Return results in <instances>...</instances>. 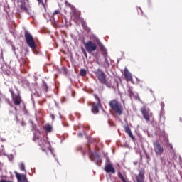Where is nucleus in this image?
I'll return each mask as SVG.
<instances>
[{
	"label": "nucleus",
	"mask_w": 182,
	"mask_h": 182,
	"mask_svg": "<svg viewBox=\"0 0 182 182\" xmlns=\"http://www.w3.org/2000/svg\"><path fill=\"white\" fill-rule=\"evenodd\" d=\"M82 52L84 54V56H85V58H87V53H86V50H85V49H82Z\"/></svg>",
	"instance_id": "28"
},
{
	"label": "nucleus",
	"mask_w": 182,
	"mask_h": 182,
	"mask_svg": "<svg viewBox=\"0 0 182 182\" xmlns=\"http://www.w3.org/2000/svg\"><path fill=\"white\" fill-rule=\"evenodd\" d=\"M154 149L156 154H160V141H156L154 143Z\"/></svg>",
	"instance_id": "14"
},
{
	"label": "nucleus",
	"mask_w": 182,
	"mask_h": 182,
	"mask_svg": "<svg viewBox=\"0 0 182 182\" xmlns=\"http://www.w3.org/2000/svg\"><path fill=\"white\" fill-rule=\"evenodd\" d=\"M78 136H79V137H83V136H85V133H84V134H82V133H80V134H78Z\"/></svg>",
	"instance_id": "32"
},
{
	"label": "nucleus",
	"mask_w": 182,
	"mask_h": 182,
	"mask_svg": "<svg viewBox=\"0 0 182 182\" xmlns=\"http://www.w3.org/2000/svg\"><path fill=\"white\" fill-rule=\"evenodd\" d=\"M96 77L98 79V80L102 83V85H105L107 87H110V84L109 83V81L106 79V75H105V73L102 71V70L98 69L95 72Z\"/></svg>",
	"instance_id": "4"
},
{
	"label": "nucleus",
	"mask_w": 182,
	"mask_h": 182,
	"mask_svg": "<svg viewBox=\"0 0 182 182\" xmlns=\"http://www.w3.org/2000/svg\"><path fill=\"white\" fill-rule=\"evenodd\" d=\"M18 1H20V2H23L24 0H18Z\"/></svg>",
	"instance_id": "39"
},
{
	"label": "nucleus",
	"mask_w": 182,
	"mask_h": 182,
	"mask_svg": "<svg viewBox=\"0 0 182 182\" xmlns=\"http://www.w3.org/2000/svg\"><path fill=\"white\" fill-rule=\"evenodd\" d=\"M104 66L106 69H109V68H110V64L109 63V60H107V58H106V55H105Z\"/></svg>",
	"instance_id": "19"
},
{
	"label": "nucleus",
	"mask_w": 182,
	"mask_h": 182,
	"mask_svg": "<svg viewBox=\"0 0 182 182\" xmlns=\"http://www.w3.org/2000/svg\"><path fill=\"white\" fill-rule=\"evenodd\" d=\"M14 174L16 176V178H17L18 182H29L28 178L26 177V175L21 174L16 171H14Z\"/></svg>",
	"instance_id": "9"
},
{
	"label": "nucleus",
	"mask_w": 182,
	"mask_h": 182,
	"mask_svg": "<svg viewBox=\"0 0 182 182\" xmlns=\"http://www.w3.org/2000/svg\"><path fill=\"white\" fill-rule=\"evenodd\" d=\"M95 98L97 101V104L95 102L92 103V112L95 114H97V113H99V109H100V107H102V103L100 102V98H99L97 95H95Z\"/></svg>",
	"instance_id": "7"
},
{
	"label": "nucleus",
	"mask_w": 182,
	"mask_h": 182,
	"mask_svg": "<svg viewBox=\"0 0 182 182\" xmlns=\"http://www.w3.org/2000/svg\"><path fill=\"white\" fill-rule=\"evenodd\" d=\"M19 168L21 170V171H25V164L23 163L20 164Z\"/></svg>",
	"instance_id": "25"
},
{
	"label": "nucleus",
	"mask_w": 182,
	"mask_h": 182,
	"mask_svg": "<svg viewBox=\"0 0 182 182\" xmlns=\"http://www.w3.org/2000/svg\"><path fill=\"white\" fill-rule=\"evenodd\" d=\"M59 14H60V11L55 10L54 12L53 13V16H55V15H59Z\"/></svg>",
	"instance_id": "26"
},
{
	"label": "nucleus",
	"mask_w": 182,
	"mask_h": 182,
	"mask_svg": "<svg viewBox=\"0 0 182 182\" xmlns=\"http://www.w3.org/2000/svg\"><path fill=\"white\" fill-rule=\"evenodd\" d=\"M20 8L21 10L25 11L26 12V11H28V8H26V6L23 3H22Z\"/></svg>",
	"instance_id": "24"
},
{
	"label": "nucleus",
	"mask_w": 182,
	"mask_h": 182,
	"mask_svg": "<svg viewBox=\"0 0 182 182\" xmlns=\"http://www.w3.org/2000/svg\"><path fill=\"white\" fill-rule=\"evenodd\" d=\"M86 74L87 71L85 69L82 68L80 71V76H85Z\"/></svg>",
	"instance_id": "23"
},
{
	"label": "nucleus",
	"mask_w": 182,
	"mask_h": 182,
	"mask_svg": "<svg viewBox=\"0 0 182 182\" xmlns=\"http://www.w3.org/2000/svg\"><path fill=\"white\" fill-rule=\"evenodd\" d=\"M7 102H8V104L10 105V106H12V104L11 103V101L9 100H7Z\"/></svg>",
	"instance_id": "35"
},
{
	"label": "nucleus",
	"mask_w": 182,
	"mask_h": 182,
	"mask_svg": "<svg viewBox=\"0 0 182 182\" xmlns=\"http://www.w3.org/2000/svg\"><path fill=\"white\" fill-rule=\"evenodd\" d=\"M124 130L126 133L129 136V137H133V133H132V129H130V127L128 125L124 126Z\"/></svg>",
	"instance_id": "15"
},
{
	"label": "nucleus",
	"mask_w": 182,
	"mask_h": 182,
	"mask_svg": "<svg viewBox=\"0 0 182 182\" xmlns=\"http://www.w3.org/2000/svg\"><path fill=\"white\" fill-rule=\"evenodd\" d=\"M132 139L133 141H134L135 138L134 137H132Z\"/></svg>",
	"instance_id": "38"
},
{
	"label": "nucleus",
	"mask_w": 182,
	"mask_h": 182,
	"mask_svg": "<svg viewBox=\"0 0 182 182\" xmlns=\"http://www.w3.org/2000/svg\"><path fill=\"white\" fill-rule=\"evenodd\" d=\"M141 112L143 114L144 119H145L147 123H151V122L154 120V117H153V113L150 112V109L144 107L141 109Z\"/></svg>",
	"instance_id": "5"
},
{
	"label": "nucleus",
	"mask_w": 182,
	"mask_h": 182,
	"mask_svg": "<svg viewBox=\"0 0 182 182\" xmlns=\"http://www.w3.org/2000/svg\"><path fill=\"white\" fill-rule=\"evenodd\" d=\"M84 46L87 52H88V53H92V52H95V50L97 49V46H96V44L92 42L91 41L86 42L84 44Z\"/></svg>",
	"instance_id": "8"
},
{
	"label": "nucleus",
	"mask_w": 182,
	"mask_h": 182,
	"mask_svg": "<svg viewBox=\"0 0 182 182\" xmlns=\"http://www.w3.org/2000/svg\"><path fill=\"white\" fill-rule=\"evenodd\" d=\"M128 92H129V95L132 97V96H133V91H132V90L131 89H129V90H128Z\"/></svg>",
	"instance_id": "31"
},
{
	"label": "nucleus",
	"mask_w": 182,
	"mask_h": 182,
	"mask_svg": "<svg viewBox=\"0 0 182 182\" xmlns=\"http://www.w3.org/2000/svg\"><path fill=\"white\" fill-rule=\"evenodd\" d=\"M124 76L127 82H132L133 80V76L132 75V73L129 72V70L127 68H125L124 70Z\"/></svg>",
	"instance_id": "11"
},
{
	"label": "nucleus",
	"mask_w": 182,
	"mask_h": 182,
	"mask_svg": "<svg viewBox=\"0 0 182 182\" xmlns=\"http://www.w3.org/2000/svg\"><path fill=\"white\" fill-rule=\"evenodd\" d=\"M9 92L11 95L13 103L15 106H19L21 103H22V98L21 97V95L19 94L15 95L14 92V90L10 89Z\"/></svg>",
	"instance_id": "6"
},
{
	"label": "nucleus",
	"mask_w": 182,
	"mask_h": 182,
	"mask_svg": "<svg viewBox=\"0 0 182 182\" xmlns=\"http://www.w3.org/2000/svg\"><path fill=\"white\" fill-rule=\"evenodd\" d=\"M34 95H36V96H38V97H40V96H42V92H38V91H36Z\"/></svg>",
	"instance_id": "29"
},
{
	"label": "nucleus",
	"mask_w": 182,
	"mask_h": 182,
	"mask_svg": "<svg viewBox=\"0 0 182 182\" xmlns=\"http://www.w3.org/2000/svg\"><path fill=\"white\" fill-rule=\"evenodd\" d=\"M97 43H98L99 46L101 48V49L103 50L105 55H106V53H107V51H106V49L105 48V46H103V43H102L99 41H98Z\"/></svg>",
	"instance_id": "20"
},
{
	"label": "nucleus",
	"mask_w": 182,
	"mask_h": 182,
	"mask_svg": "<svg viewBox=\"0 0 182 182\" xmlns=\"http://www.w3.org/2000/svg\"><path fill=\"white\" fill-rule=\"evenodd\" d=\"M38 2V5H42L43 6L44 9H46V4L43 2V0H37Z\"/></svg>",
	"instance_id": "21"
},
{
	"label": "nucleus",
	"mask_w": 182,
	"mask_h": 182,
	"mask_svg": "<svg viewBox=\"0 0 182 182\" xmlns=\"http://www.w3.org/2000/svg\"><path fill=\"white\" fill-rule=\"evenodd\" d=\"M90 160L92 161H95L96 163L97 166H100V164L102 163V159H100V156L97 154H92L90 156Z\"/></svg>",
	"instance_id": "10"
},
{
	"label": "nucleus",
	"mask_w": 182,
	"mask_h": 182,
	"mask_svg": "<svg viewBox=\"0 0 182 182\" xmlns=\"http://www.w3.org/2000/svg\"><path fill=\"white\" fill-rule=\"evenodd\" d=\"M118 177L120 178L122 182H129V180H127V178L123 176L122 172L118 173Z\"/></svg>",
	"instance_id": "17"
},
{
	"label": "nucleus",
	"mask_w": 182,
	"mask_h": 182,
	"mask_svg": "<svg viewBox=\"0 0 182 182\" xmlns=\"http://www.w3.org/2000/svg\"><path fill=\"white\" fill-rule=\"evenodd\" d=\"M24 38L29 48H31V49H35V48H36L33 36H32V34H31L28 30L24 31Z\"/></svg>",
	"instance_id": "3"
},
{
	"label": "nucleus",
	"mask_w": 182,
	"mask_h": 182,
	"mask_svg": "<svg viewBox=\"0 0 182 182\" xmlns=\"http://www.w3.org/2000/svg\"><path fill=\"white\" fill-rule=\"evenodd\" d=\"M74 22L77 23L78 21H80V12L76 11V10H74L73 14Z\"/></svg>",
	"instance_id": "13"
},
{
	"label": "nucleus",
	"mask_w": 182,
	"mask_h": 182,
	"mask_svg": "<svg viewBox=\"0 0 182 182\" xmlns=\"http://www.w3.org/2000/svg\"><path fill=\"white\" fill-rule=\"evenodd\" d=\"M161 107L163 110V108L164 107V103H163V102L161 103Z\"/></svg>",
	"instance_id": "34"
},
{
	"label": "nucleus",
	"mask_w": 182,
	"mask_h": 182,
	"mask_svg": "<svg viewBox=\"0 0 182 182\" xmlns=\"http://www.w3.org/2000/svg\"><path fill=\"white\" fill-rule=\"evenodd\" d=\"M105 171H106V173H112V174L116 173V170H114V168H113V164L110 163L105 166Z\"/></svg>",
	"instance_id": "12"
},
{
	"label": "nucleus",
	"mask_w": 182,
	"mask_h": 182,
	"mask_svg": "<svg viewBox=\"0 0 182 182\" xmlns=\"http://www.w3.org/2000/svg\"><path fill=\"white\" fill-rule=\"evenodd\" d=\"M168 149L170 150L171 153H174V149L173 148V144H168Z\"/></svg>",
	"instance_id": "22"
},
{
	"label": "nucleus",
	"mask_w": 182,
	"mask_h": 182,
	"mask_svg": "<svg viewBox=\"0 0 182 182\" xmlns=\"http://www.w3.org/2000/svg\"><path fill=\"white\" fill-rule=\"evenodd\" d=\"M50 117H51V119H52L53 121L55 120V115L51 114V115H50Z\"/></svg>",
	"instance_id": "33"
},
{
	"label": "nucleus",
	"mask_w": 182,
	"mask_h": 182,
	"mask_svg": "<svg viewBox=\"0 0 182 182\" xmlns=\"http://www.w3.org/2000/svg\"><path fill=\"white\" fill-rule=\"evenodd\" d=\"M109 106L112 109V112L117 116H122L123 112L124 111L123 108V105L117 99H113L109 102Z\"/></svg>",
	"instance_id": "2"
},
{
	"label": "nucleus",
	"mask_w": 182,
	"mask_h": 182,
	"mask_svg": "<svg viewBox=\"0 0 182 182\" xmlns=\"http://www.w3.org/2000/svg\"><path fill=\"white\" fill-rule=\"evenodd\" d=\"M84 30L86 31V32H90V28H89L88 26L85 27Z\"/></svg>",
	"instance_id": "30"
},
{
	"label": "nucleus",
	"mask_w": 182,
	"mask_h": 182,
	"mask_svg": "<svg viewBox=\"0 0 182 182\" xmlns=\"http://www.w3.org/2000/svg\"><path fill=\"white\" fill-rule=\"evenodd\" d=\"M82 26L83 29H85V28L87 27V24L86 23V21L82 22Z\"/></svg>",
	"instance_id": "27"
},
{
	"label": "nucleus",
	"mask_w": 182,
	"mask_h": 182,
	"mask_svg": "<svg viewBox=\"0 0 182 182\" xmlns=\"http://www.w3.org/2000/svg\"><path fill=\"white\" fill-rule=\"evenodd\" d=\"M44 130H46V133H50L52 132V125L48 124L44 127Z\"/></svg>",
	"instance_id": "18"
},
{
	"label": "nucleus",
	"mask_w": 182,
	"mask_h": 182,
	"mask_svg": "<svg viewBox=\"0 0 182 182\" xmlns=\"http://www.w3.org/2000/svg\"><path fill=\"white\" fill-rule=\"evenodd\" d=\"M33 140L38 144L43 151L45 153L50 151L51 154H53V149H50V143L48 141V138L35 137Z\"/></svg>",
	"instance_id": "1"
},
{
	"label": "nucleus",
	"mask_w": 182,
	"mask_h": 182,
	"mask_svg": "<svg viewBox=\"0 0 182 182\" xmlns=\"http://www.w3.org/2000/svg\"><path fill=\"white\" fill-rule=\"evenodd\" d=\"M160 153H163V148L160 147Z\"/></svg>",
	"instance_id": "36"
},
{
	"label": "nucleus",
	"mask_w": 182,
	"mask_h": 182,
	"mask_svg": "<svg viewBox=\"0 0 182 182\" xmlns=\"http://www.w3.org/2000/svg\"><path fill=\"white\" fill-rule=\"evenodd\" d=\"M0 141H5V139L3 138H0Z\"/></svg>",
	"instance_id": "37"
},
{
	"label": "nucleus",
	"mask_w": 182,
	"mask_h": 182,
	"mask_svg": "<svg viewBox=\"0 0 182 182\" xmlns=\"http://www.w3.org/2000/svg\"><path fill=\"white\" fill-rule=\"evenodd\" d=\"M41 89L44 93H47L48 87V84L45 82V81H43Z\"/></svg>",
	"instance_id": "16"
}]
</instances>
